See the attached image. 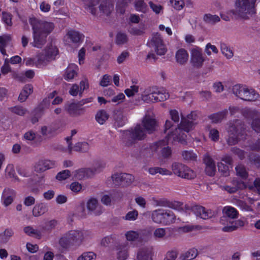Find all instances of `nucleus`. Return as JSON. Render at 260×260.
I'll return each instance as SVG.
<instances>
[{"instance_id": "nucleus-59", "label": "nucleus", "mask_w": 260, "mask_h": 260, "mask_svg": "<svg viewBox=\"0 0 260 260\" xmlns=\"http://www.w3.org/2000/svg\"><path fill=\"white\" fill-rule=\"evenodd\" d=\"M9 110L12 112L20 116H23L25 114L26 110L21 106H15L9 108Z\"/></svg>"}, {"instance_id": "nucleus-55", "label": "nucleus", "mask_w": 260, "mask_h": 260, "mask_svg": "<svg viewBox=\"0 0 260 260\" xmlns=\"http://www.w3.org/2000/svg\"><path fill=\"white\" fill-rule=\"evenodd\" d=\"M218 171L223 176H227L229 175V169L228 166L224 164L222 162L217 164Z\"/></svg>"}, {"instance_id": "nucleus-60", "label": "nucleus", "mask_w": 260, "mask_h": 260, "mask_svg": "<svg viewBox=\"0 0 260 260\" xmlns=\"http://www.w3.org/2000/svg\"><path fill=\"white\" fill-rule=\"evenodd\" d=\"M209 137L214 142H217L219 139V132L217 129L211 128L209 131Z\"/></svg>"}, {"instance_id": "nucleus-13", "label": "nucleus", "mask_w": 260, "mask_h": 260, "mask_svg": "<svg viewBox=\"0 0 260 260\" xmlns=\"http://www.w3.org/2000/svg\"><path fill=\"white\" fill-rule=\"evenodd\" d=\"M86 207L89 214L100 215L104 211L103 207L95 198H91L86 202Z\"/></svg>"}, {"instance_id": "nucleus-12", "label": "nucleus", "mask_w": 260, "mask_h": 260, "mask_svg": "<svg viewBox=\"0 0 260 260\" xmlns=\"http://www.w3.org/2000/svg\"><path fill=\"white\" fill-rule=\"evenodd\" d=\"M86 102L83 101L79 102L77 103H72L67 105L66 106V110L68 113L73 117H77L84 114L85 111L84 107L82 106Z\"/></svg>"}, {"instance_id": "nucleus-47", "label": "nucleus", "mask_w": 260, "mask_h": 260, "mask_svg": "<svg viewBox=\"0 0 260 260\" xmlns=\"http://www.w3.org/2000/svg\"><path fill=\"white\" fill-rule=\"evenodd\" d=\"M153 201L156 206L173 208V204L166 199L162 198L158 200L153 199Z\"/></svg>"}, {"instance_id": "nucleus-33", "label": "nucleus", "mask_w": 260, "mask_h": 260, "mask_svg": "<svg viewBox=\"0 0 260 260\" xmlns=\"http://www.w3.org/2000/svg\"><path fill=\"white\" fill-rule=\"evenodd\" d=\"M153 89L157 102L164 101L169 98V93L164 88L158 89L156 87H153Z\"/></svg>"}, {"instance_id": "nucleus-25", "label": "nucleus", "mask_w": 260, "mask_h": 260, "mask_svg": "<svg viewBox=\"0 0 260 260\" xmlns=\"http://www.w3.org/2000/svg\"><path fill=\"white\" fill-rule=\"evenodd\" d=\"M137 260H152V250L148 247H143L139 250Z\"/></svg>"}, {"instance_id": "nucleus-28", "label": "nucleus", "mask_w": 260, "mask_h": 260, "mask_svg": "<svg viewBox=\"0 0 260 260\" xmlns=\"http://www.w3.org/2000/svg\"><path fill=\"white\" fill-rule=\"evenodd\" d=\"M176 216L170 210L164 209L162 224L170 225L175 222Z\"/></svg>"}, {"instance_id": "nucleus-22", "label": "nucleus", "mask_w": 260, "mask_h": 260, "mask_svg": "<svg viewBox=\"0 0 260 260\" xmlns=\"http://www.w3.org/2000/svg\"><path fill=\"white\" fill-rule=\"evenodd\" d=\"M16 196L15 190L10 188H5L3 193V203L5 206H8L12 203Z\"/></svg>"}, {"instance_id": "nucleus-11", "label": "nucleus", "mask_w": 260, "mask_h": 260, "mask_svg": "<svg viewBox=\"0 0 260 260\" xmlns=\"http://www.w3.org/2000/svg\"><path fill=\"white\" fill-rule=\"evenodd\" d=\"M222 213L223 216L220 217V223L224 225L231 223V221L237 218L239 215L238 211L231 206L224 207L222 210Z\"/></svg>"}, {"instance_id": "nucleus-27", "label": "nucleus", "mask_w": 260, "mask_h": 260, "mask_svg": "<svg viewBox=\"0 0 260 260\" xmlns=\"http://www.w3.org/2000/svg\"><path fill=\"white\" fill-rule=\"evenodd\" d=\"M78 68L77 65L75 64H70L65 71L63 77L67 81H70L73 79L77 75Z\"/></svg>"}, {"instance_id": "nucleus-63", "label": "nucleus", "mask_w": 260, "mask_h": 260, "mask_svg": "<svg viewBox=\"0 0 260 260\" xmlns=\"http://www.w3.org/2000/svg\"><path fill=\"white\" fill-rule=\"evenodd\" d=\"M178 254V252L176 250H172L167 252L164 260H175Z\"/></svg>"}, {"instance_id": "nucleus-37", "label": "nucleus", "mask_w": 260, "mask_h": 260, "mask_svg": "<svg viewBox=\"0 0 260 260\" xmlns=\"http://www.w3.org/2000/svg\"><path fill=\"white\" fill-rule=\"evenodd\" d=\"M198 255V250L195 248L189 249L187 251L182 254L180 258L181 260H192L195 258Z\"/></svg>"}, {"instance_id": "nucleus-24", "label": "nucleus", "mask_w": 260, "mask_h": 260, "mask_svg": "<svg viewBox=\"0 0 260 260\" xmlns=\"http://www.w3.org/2000/svg\"><path fill=\"white\" fill-rule=\"evenodd\" d=\"M175 59L177 63L179 64H185L188 59V54L187 51L183 48L179 49L176 52Z\"/></svg>"}, {"instance_id": "nucleus-48", "label": "nucleus", "mask_w": 260, "mask_h": 260, "mask_svg": "<svg viewBox=\"0 0 260 260\" xmlns=\"http://www.w3.org/2000/svg\"><path fill=\"white\" fill-rule=\"evenodd\" d=\"M122 186H128L131 185L134 181L135 177L130 174L122 173Z\"/></svg>"}, {"instance_id": "nucleus-46", "label": "nucleus", "mask_w": 260, "mask_h": 260, "mask_svg": "<svg viewBox=\"0 0 260 260\" xmlns=\"http://www.w3.org/2000/svg\"><path fill=\"white\" fill-rule=\"evenodd\" d=\"M125 236L127 241H135L139 239L140 233L138 231H129L125 233Z\"/></svg>"}, {"instance_id": "nucleus-54", "label": "nucleus", "mask_w": 260, "mask_h": 260, "mask_svg": "<svg viewBox=\"0 0 260 260\" xmlns=\"http://www.w3.org/2000/svg\"><path fill=\"white\" fill-rule=\"evenodd\" d=\"M127 35L121 32H118L116 37V43L118 45H122L126 43L127 41Z\"/></svg>"}, {"instance_id": "nucleus-15", "label": "nucleus", "mask_w": 260, "mask_h": 260, "mask_svg": "<svg viewBox=\"0 0 260 260\" xmlns=\"http://www.w3.org/2000/svg\"><path fill=\"white\" fill-rule=\"evenodd\" d=\"M252 128L256 133L260 132V118H255L251 123ZM248 147L252 151H260V137L251 142Z\"/></svg>"}, {"instance_id": "nucleus-42", "label": "nucleus", "mask_w": 260, "mask_h": 260, "mask_svg": "<svg viewBox=\"0 0 260 260\" xmlns=\"http://www.w3.org/2000/svg\"><path fill=\"white\" fill-rule=\"evenodd\" d=\"M134 4L135 8L137 11L145 13L148 9L147 5L144 0H136Z\"/></svg>"}, {"instance_id": "nucleus-35", "label": "nucleus", "mask_w": 260, "mask_h": 260, "mask_svg": "<svg viewBox=\"0 0 260 260\" xmlns=\"http://www.w3.org/2000/svg\"><path fill=\"white\" fill-rule=\"evenodd\" d=\"M67 36L74 43H79L83 37L82 34L74 30H69L67 34Z\"/></svg>"}, {"instance_id": "nucleus-8", "label": "nucleus", "mask_w": 260, "mask_h": 260, "mask_svg": "<svg viewBox=\"0 0 260 260\" xmlns=\"http://www.w3.org/2000/svg\"><path fill=\"white\" fill-rule=\"evenodd\" d=\"M232 91L236 96L246 101H255L259 97L254 89L248 88L244 85L236 84L233 86Z\"/></svg>"}, {"instance_id": "nucleus-32", "label": "nucleus", "mask_w": 260, "mask_h": 260, "mask_svg": "<svg viewBox=\"0 0 260 260\" xmlns=\"http://www.w3.org/2000/svg\"><path fill=\"white\" fill-rule=\"evenodd\" d=\"M118 236L116 235H111L104 238L102 240L101 244L102 246H108L111 244L116 245L118 242Z\"/></svg>"}, {"instance_id": "nucleus-40", "label": "nucleus", "mask_w": 260, "mask_h": 260, "mask_svg": "<svg viewBox=\"0 0 260 260\" xmlns=\"http://www.w3.org/2000/svg\"><path fill=\"white\" fill-rule=\"evenodd\" d=\"M108 118L109 114L105 110H99L95 115V119L100 124H103Z\"/></svg>"}, {"instance_id": "nucleus-20", "label": "nucleus", "mask_w": 260, "mask_h": 260, "mask_svg": "<svg viewBox=\"0 0 260 260\" xmlns=\"http://www.w3.org/2000/svg\"><path fill=\"white\" fill-rule=\"evenodd\" d=\"M232 185L221 186L222 189L227 191L230 193L236 192L239 189H243L246 187L245 184L238 179H234L232 181Z\"/></svg>"}, {"instance_id": "nucleus-39", "label": "nucleus", "mask_w": 260, "mask_h": 260, "mask_svg": "<svg viewBox=\"0 0 260 260\" xmlns=\"http://www.w3.org/2000/svg\"><path fill=\"white\" fill-rule=\"evenodd\" d=\"M148 171L149 174L152 175H154L157 173L161 175H171L172 173L171 171L166 169L157 167L150 168L148 169Z\"/></svg>"}, {"instance_id": "nucleus-52", "label": "nucleus", "mask_w": 260, "mask_h": 260, "mask_svg": "<svg viewBox=\"0 0 260 260\" xmlns=\"http://www.w3.org/2000/svg\"><path fill=\"white\" fill-rule=\"evenodd\" d=\"M5 171L10 178H13L14 181H19V178L15 175V170L14 166L12 165H8Z\"/></svg>"}, {"instance_id": "nucleus-34", "label": "nucleus", "mask_w": 260, "mask_h": 260, "mask_svg": "<svg viewBox=\"0 0 260 260\" xmlns=\"http://www.w3.org/2000/svg\"><path fill=\"white\" fill-rule=\"evenodd\" d=\"M164 209H158L153 211L151 213V218L156 223L162 224Z\"/></svg>"}, {"instance_id": "nucleus-5", "label": "nucleus", "mask_w": 260, "mask_h": 260, "mask_svg": "<svg viewBox=\"0 0 260 260\" xmlns=\"http://www.w3.org/2000/svg\"><path fill=\"white\" fill-rule=\"evenodd\" d=\"M85 8L91 14L95 15L97 9L95 7L100 4L99 8L101 12L108 16L113 10V5L109 0H83Z\"/></svg>"}, {"instance_id": "nucleus-62", "label": "nucleus", "mask_w": 260, "mask_h": 260, "mask_svg": "<svg viewBox=\"0 0 260 260\" xmlns=\"http://www.w3.org/2000/svg\"><path fill=\"white\" fill-rule=\"evenodd\" d=\"M248 158L251 162L253 163L257 167H260L259 155L251 153L249 155Z\"/></svg>"}, {"instance_id": "nucleus-4", "label": "nucleus", "mask_w": 260, "mask_h": 260, "mask_svg": "<svg viewBox=\"0 0 260 260\" xmlns=\"http://www.w3.org/2000/svg\"><path fill=\"white\" fill-rule=\"evenodd\" d=\"M228 125V137L226 141L229 145H235L243 138L245 134L244 124L241 120L236 119L230 121Z\"/></svg>"}, {"instance_id": "nucleus-18", "label": "nucleus", "mask_w": 260, "mask_h": 260, "mask_svg": "<svg viewBox=\"0 0 260 260\" xmlns=\"http://www.w3.org/2000/svg\"><path fill=\"white\" fill-rule=\"evenodd\" d=\"M56 165V162L54 160L41 159L35 164L34 170L37 173H42L54 167Z\"/></svg>"}, {"instance_id": "nucleus-30", "label": "nucleus", "mask_w": 260, "mask_h": 260, "mask_svg": "<svg viewBox=\"0 0 260 260\" xmlns=\"http://www.w3.org/2000/svg\"><path fill=\"white\" fill-rule=\"evenodd\" d=\"M228 110H224L216 113L210 115L208 117L211 120L212 122L214 123L220 122L224 119L228 114Z\"/></svg>"}, {"instance_id": "nucleus-53", "label": "nucleus", "mask_w": 260, "mask_h": 260, "mask_svg": "<svg viewBox=\"0 0 260 260\" xmlns=\"http://www.w3.org/2000/svg\"><path fill=\"white\" fill-rule=\"evenodd\" d=\"M44 50L50 60L54 59L55 56L57 53V49L56 48L52 46L48 47Z\"/></svg>"}, {"instance_id": "nucleus-44", "label": "nucleus", "mask_w": 260, "mask_h": 260, "mask_svg": "<svg viewBox=\"0 0 260 260\" xmlns=\"http://www.w3.org/2000/svg\"><path fill=\"white\" fill-rule=\"evenodd\" d=\"M220 49L222 53L228 59H230L233 56L234 53L233 51L226 44L224 43H221Z\"/></svg>"}, {"instance_id": "nucleus-9", "label": "nucleus", "mask_w": 260, "mask_h": 260, "mask_svg": "<svg viewBox=\"0 0 260 260\" xmlns=\"http://www.w3.org/2000/svg\"><path fill=\"white\" fill-rule=\"evenodd\" d=\"M173 173L182 178L192 179L196 177L195 172L186 165L177 162H174L172 165Z\"/></svg>"}, {"instance_id": "nucleus-36", "label": "nucleus", "mask_w": 260, "mask_h": 260, "mask_svg": "<svg viewBox=\"0 0 260 260\" xmlns=\"http://www.w3.org/2000/svg\"><path fill=\"white\" fill-rule=\"evenodd\" d=\"M47 211V206L44 203H41L35 206L32 209V214L35 217H39L44 214Z\"/></svg>"}, {"instance_id": "nucleus-64", "label": "nucleus", "mask_w": 260, "mask_h": 260, "mask_svg": "<svg viewBox=\"0 0 260 260\" xmlns=\"http://www.w3.org/2000/svg\"><path fill=\"white\" fill-rule=\"evenodd\" d=\"M173 7L177 10H181L184 6V2L183 0H170Z\"/></svg>"}, {"instance_id": "nucleus-2", "label": "nucleus", "mask_w": 260, "mask_h": 260, "mask_svg": "<svg viewBox=\"0 0 260 260\" xmlns=\"http://www.w3.org/2000/svg\"><path fill=\"white\" fill-rule=\"evenodd\" d=\"M32 26L33 42L30 44L38 48H41L46 43V38L54 28L51 22L39 21L36 19L30 20Z\"/></svg>"}, {"instance_id": "nucleus-16", "label": "nucleus", "mask_w": 260, "mask_h": 260, "mask_svg": "<svg viewBox=\"0 0 260 260\" xmlns=\"http://www.w3.org/2000/svg\"><path fill=\"white\" fill-rule=\"evenodd\" d=\"M191 211L198 217L203 219H207L214 216V212L200 205H194L191 208Z\"/></svg>"}, {"instance_id": "nucleus-61", "label": "nucleus", "mask_w": 260, "mask_h": 260, "mask_svg": "<svg viewBox=\"0 0 260 260\" xmlns=\"http://www.w3.org/2000/svg\"><path fill=\"white\" fill-rule=\"evenodd\" d=\"M166 235V230L164 228H158L154 231L153 233L155 239H163Z\"/></svg>"}, {"instance_id": "nucleus-14", "label": "nucleus", "mask_w": 260, "mask_h": 260, "mask_svg": "<svg viewBox=\"0 0 260 260\" xmlns=\"http://www.w3.org/2000/svg\"><path fill=\"white\" fill-rule=\"evenodd\" d=\"M205 61L202 49L199 47L193 48L191 51L190 62L192 65L196 68H200Z\"/></svg>"}, {"instance_id": "nucleus-38", "label": "nucleus", "mask_w": 260, "mask_h": 260, "mask_svg": "<svg viewBox=\"0 0 260 260\" xmlns=\"http://www.w3.org/2000/svg\"><path fill=\"white\" fill-rule=\"evenodd\" d=\"M36 59L35 63L37 67L46 64L47 62L50 61L46 52H45V50H43L42 52L38 54L36 56Z\"/></svg>"}, {"instance_id": "nucleus-57", "label": "nucleus", "mask_w": 260, "mask_h": 260, "mask_svg": "<svg viewBox=\"0 0 260 260\" xmlns=\"http://www.w3.org/2000/svg\"><path fill=\"white\" fill-rule=\"evenodd\" d=\"M70 176V171L68 170H65L57 173L56 178L58 180L62 181L67 179Z\"/></svg>"}, {"instance_id": "nucleus-56", "label": "nucleus", "mask_w": 260, "mask_h": 260, "mask_svg": "<svg viewBox=\"0 0 260 260\" xmlns=\"http://www.w3.org/2000/svg\"><path fill=\"white\" fill-rule=\"evenodd\" d=\"M138 217V212L136 210H134L131 211H129L123 217V219L126 220L134 221L137 219Z\"/></svg>"}, {"instance_id": "nucleus-3", "label": "nucleus", "mask_w": 260, "mask_h": 260, "mask_svg": "<svg viewBox=\"0 0 260 260\" xmlns=\"http://www.w3.org/2000/svg\"><path fill=\"white\" fill-rule=\"evenodd\" d=\"M257 0H235V8L229 12L235 19L247 20L256 14Z\"/></svg>"}, {"instance_id": "nucleus-50", "label": "nucleus", "mask_w": 260, "mask_h": 260, "mask_svg": "<svg viewBox=\"0 0 260 260\" xmlns=\"http://www.w3.org/2000/svg\"><path fill=\"white\" fill-rule=\"evenodd\" d=\"M183 158L186 160H195L197 156L192 151H183L182 152Z\"/></svg>"}, {"instance_id": "nucleus-45", "label": "nucleus", "mask_w": 260, "mask_h": 260, "mask_svg": "<svg viewBox=\"0 0 260 260\" xmlns=\"http://www.w3.org/2000/svg\"><path fill=\"white\" fill-rule=\"evenodd\" d=\"M73 148L76 151L86 152L88 151L89 146L88 143L87 142H79L75 144Z\"/></svg>"}, {"instance_id": "nucleus-41", "label": "nucleus", "mask_w": 260, "mask_h": 260, "mask_svg": "<svg viewBox=\"0 0 260 260\" xmlns=\"http://www.w3.org/2000/svg\"><path fill=\"white\" fill-rule=\"evenodd\" d=\"M203 20L206 23L213 25L220 21V19L219 17L216 15L206 14L204 15Z\"/></svg>"}, {"instance_id": "nucleus-7", "label": "nucleus", "mask_w": 260, "mask_h": 260, "mask_svg": "<svg viewBox=\"0 0 260 260\" xmlns=\"http://www.w3.org/2000/svg\"><path fill=\"white\" fill-rule=\"evenodd\" d=\"M146 136L147 133L140 124L124 132V141L127 146H132L138 141L144 140Z\"/></svg>"}, {"instance_id": "nucleus-1", "label": "nucleus", "mask_w": 260, "mask_h": 260, "mask_svg": "<svg viewBox=\"0 0 260 260\" xmlns=\"http://www.w3.org/2000/svg\"><path fill=\"white\" fill-rule=\"evenodd\" d=\"M198 115L195 112H191L187 115V119L181 117V121L178 127L171 132H169L165 139L160 140L156 143V148H161L169 143H173L177 141L182 144H185L186 135L183 133L189 132L194 124L193 120H196Z\"/></svg>"}, {"instance_id": "nucleus-43", "label": "nucleus", "mask_w": 260, "mask_h": 260, "mask_svg": "<svg viewBox=\"0 0 260 260\" xmlns=\"http://www.w3.org/2000/svg\"><path fill=\"white\" fill-rule=\"evenodd\" d=\"M90 171L86 169H82L76 172L75 178L76 179L82 180L85 178L91 177L90 174Z\"/></svg>"}, {"instance_id": "nucleus-58", "label": "nucleus", "mask_w": 260, "mask_h": 260, "mask_svg": "<svg viewBox=\"0 0 260 260\" xmlns=\"http://www.w3.org/2000/svg\"><path fill=\"white\" fill-rule=\"evenodd\" d=\"M96 255L92 252H84L80 256L77 260H93L95 258Z\"/></svg>"}, {"instance_id": "nucleus-6", "label": "nucleus", "mask_w": 260, "mask_h": 260, "mask_svg": "<svg viewBox=\"0 0 260 260\" xmlns=\"http://www.w3.org/2000/svg\"><path fill=\"white\" fill-rule=\"evenodd\" d=\"M84 239V235L79 230H71L63 235L60 239V245L65 248L72 246H78L81 245Z\"/></svg>"}, {"instance_id": "nucleus-10", "label": "nucleus", "mask_w": 260, "mask_h": 260, "mask_svg": "<svg viewBox=\"0 0 260 260\" xmlns=\"http://www.w3.org/2000/svg\"><path fill=\"white\" fill-rule=\"evenodd\" d=\"M149 46L154 48L158 55H164L167 52V48L164 43L161 36L158 33L154 34L149 42Z\"/></svg>"}, {"instance_id": "nucleus-49", "label": "nucleus", "mask_w": 260, "mask_h": 260, "mask_svg": "<svg viewBox=\"0 0 260 260\" xmlns=\"http://www.w3.org/2000/svg\"><path fill=\"white\" fill-rule=\"evenodd\" d=\"M237 175L242 178H246L248 176V173L245 167L241 164L238 165L235 168Z\"/></svg>"}, {"instance_id": "nucleus-23", "label": "nucleus", "mask_w": 260, "mask_h": 260, "mask_svg": "<svg viewBox=\"0 0 260 260\" xmlns=\"http://www.w3.org/2000/svg\"><path fill=\"white\" fill-rule=\"evenodd\" d=\"M245 222L241 219L234 221H231V223H229V224L225 225L222 228V231L224 232L230 233L236 231L240 228L244 226Z\"/></svg>"}, {"instance_id": "nucleus-29", "label": "nucleus", "mask_w": 260, "mask_h": 260, "mask_svg": "<svg viewBox=\"0 0 260 260\" xmlns=\"http://www.w3.org/2000/svg\"><path fill=\"white\" fill-rule=\"evenodd\" d=\"M114 125L117 127L123 126L127 121V118L125 116L122 112L117 111L115 112L114 116Z\"/></svg>"}, {"instance_id": "nucleus-21", "label": "nucleus", "mask_w": 260, "mask_h": 260, "mask_svg": "<svg viewBox=\"0 0 260 260\" xmlns=\"http://www.w3.org/2000/svg\"><path fill=\"white\" fill-rule=\"evenodd\" d=\"M128 245L127 242H124L115 246V249L117 251V257L119 260H125L128 257Z\"/></svg>"}, {"instance_id": "nucleus-31", "label": "nucleus", "mask_w": 260, "mask_h": 260, "mask_svg": "<svg viewBox=\"0 0 260 260\" xmlns=\"http://www.w3.org/2000/svg\"><path fill=\"white\" fill-rule=\"evenodd\" d=\"M105 167V164L101 160H95L91 168H87L90 170V174L92 177L94 174L101 172Z\"/></svg>"}, {"instance_id": "nucleus-17", "label": "nucleus", "mask_w": 260, "mask_h": 260, "mask_svg": "<svg viewBox=\"0 0 260 260\" xmlns=\"http://www.w3.org/2000/svg\"><path fill=\"white\" fill-rule=\"evenodd\" d=\"M140 124L145 132L149 134L153 133L156 130V120L150 115L146 114L143 118L142 123Z\"/></svg>"}, {"instance_id": "nucleus-19", "label": "nucleus", "mask_w": 260, "mask_h": 260, "mask_svg": "<svg viewBox=\"0 0 260 260\" xmlns=\"http://www.w3.org/2000/svg\"><path fill=\"white\" fill-rule=\"evenodd\" d=\"M203 161L205 165V171L209 176H213L216 172V165L213 158L208 154L204 156Z\"/></svg>"}, {"instance_id": "nucleus-26", "label": "nucleus", "mask_w": 260, "mask_h": 260, "mask_svg": "<svg viewBox=\"0 0 260 260\" xmlns=\"http://www.w3.org/2000/svg\"><path fill=\"white\" fill-rule=\"evenodd\" d=\"M155 94L153 87H149L144 91L142 95V99L144 102L147 103L157 102Z\"/></svg>"}, {"instance_id": "nucleus-51", "label": "nucleus", "mask_w": 260, "mask_h": 260, "mask_svg": "<svg viewBox=\"0 0 260 260\" xmlns=\"http://www.w3.org/2000/svg\"><path fill=\"white\" fill-rule=\"evenodd\" d=\"M122 173H115L111 176L113 183L115 186H122Z\"/></svg>"}]
</instances>
